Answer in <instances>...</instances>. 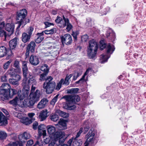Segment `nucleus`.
<instances>
[{"instance_id":"a18cd8bd","label":"nucleus","mask_w":146,"mask_h":146,"mask_svg":"<svg viewBox=\"0 0 146 146\" xmlns=\"http://www.w3.org/2000/svg\"><path fill=\"white\" fill-rule=\"evenodd\" d=\"M7 136V134L5 131H0V139L2 140L5 139Z\"/></svg>"},{"instance_id":"39448f33","label":"nucleus","mask_w":146,"mask_h":146,"mask_svg":"<svg viewBox=\"0 0 146 146\" xmlns=\"http://www.w3.org/2000/svg\"><path fill=\"white\" fill-rule=\"evenodd\" d=\"M93 128H91L86 135L85 138L87 139L85 143L84 146H88V145L93 146L97 143V141L94 137L95 134Z\"/></svg>"},{"instance_id":"f8f14e48","label":"nucleus","mask_w":146,"mask_h":146,"mask_svg":"<svg viewBox=\"0 0 146 146\" xmlns=\"http://www.w3.org/2000/svg\"><path fill=\"white\" fill-rule=\"evenodd\" d=\"M63 18L64 20V22L63 24L61 25V28H64L67 26L66 29L68 31H69L72 28V26L70 23L68 18L65 17L64 15L63 16Z\"/></svg>"},{"instance_id":"4468645a","label":"nucleus","mask_w":146,"mask_h":146,"mask_svg":"<svg viewBox=\"0 0 146 146\" xmlns=\"http://www.w3.org/2000/svg\"><path fill=\"white\" fill-rule=\"evenodd\" d=\"M56 125L58 126L60 129H65L67 128L66 122L63 119H60Z\"/></svg>"},{"instance_id":"052dcab7","label":"nucleus","mask_w":146,"mask_h":146,"mask_svg":"<svg viewBox=\"0 0 146 146\" xmlns=\"http://www.w3.org/2000/svg\"><path fill=\"white\" fill-rule=\"evenodd\" d=\"M79 90V89L77 88H72L70 90V93H77Z\"/></svg>"},{"instance_id":"79ce46f5","label":"nucleus","mask_w":146,"mask_h":146,"mask_svg":"<svg viewBox=\"0 0 146 146\" xmlns=\"http://www.w3.org/2000/svg\"><path fill=\"white\" fill-rule=\"evenodd\" d=\"M57 140L54 138H52L48 144V146H53L55 145L56 146L57 145Z\"/></svg>"},{"instance_id":"09e8293b","label":"nucleus","mask_w":146,"mask_h":146,"mask_svg":"<svg viewBox=\"0 0 146 146\" xmlns=\"http://www.w3.org/2000/svg\"><path fill=\"white\" fill-rule=\"evenodd\" d=\"M63 82L64 79L63 78L61 79L60 81L57 84L56 88V90H59L60 89L61 87L62 84H63Z\"/></svg>"},{"instance_id":"f03ea898","label":"nucleus","mask_w":146,"mask_h":146,"mask_svg":"<svg viewBox=\"0 0 146 146\" xmlns=\"http://www.w3.org/2000/svg\"><path fill=\"white\" fill-rule=\"evenodd\" d=\"M27 14V11L25 9H23L17 13L16 19L19 25L17 28V30H19L21 26H22V27H23L26 24L29 22V19L25 18Z\"/></svg>"},{"instance_id":"393cba45","label":"nucleus","mask_w":146,"mask_h":146,"mask_svg":"<svg viewBox=\"0 0 146 146\" xmlns=\"http://www.w3.org/2000/svg\"><path fill=\"white\" fill-rule=\"evenodd\" d=\"M8 75H9L11 77H13L15 76L16 74V72L15 71V69L13 68H10L7 71V73Z\"/></svg>"},{"instance_id":"2eb2a0df","label":"nucleus","mask_w":146,"mask_h":146,"mask_svg":"<svg viewBox=\"0 0 146 146\" xmlns=\"http://www.w3.org/2000/svg\"><path fill=\"white\" fill-rule=\"evenodd\" d=\"M7 123V121L6 117L0 111V126H5Z\"/></svg>"},{"instance_id":"864d4df0","label":"nucleus","mask_w":146,"mask_h":146,"mask_svg":"<svg viewBox=\"0 0 146 146\" xmlns=\"http://www.w3.org/2000/svg\"><path fill=\"white\" fill-rule=\"evenodd\" d=\"M50 119L53 121H56L58 119V117L57 115L54 114L50 116Z\"/></svg>"},{"instance_id":"5fc2aeb1","label":"nucleus","mask_w":146,"mask_h":146,"mask_svg":"<svg viewBox=\"0 0 146 146\" xmlns=\"http://www.w3.org/2000/svg\"><path fill=\"white\" fill-rule=\"evenodd\" d=\"M58 96V95L57 94L54 97L51 102V104L52 105L55 104V103L57 100Z\"/></svg>"},{"instance_id":"f704fd0d","label":"nucleus","mask_w":146,"mask_h":146,"mask_svg":"<svg viewBox=\"0 0 146 146\" xmlns=\"http://www.w3.org/2000/svg\"><path fill=\"white\" fill-rule=\"evenodd\" d=\"M24 89L23 90L22 94L26 97H27L29 94L30 87L29 86H23Z\"/></svg>"},{"instance_id":"473e14b6","label":"nucleus","mask_w":146,"mask_h":146,"mask_svg":"<svg viewBox=\"0 0 146 146\" xmlns=\"http://www.w3.org/2000/svg\"><path fill=\"white\" fill-rule=\"evenodd\" d=\"M72 76V74H70L69 75H67L66 77L64 80V82H63V84L67 86L70 84L69 80Z\"/></svg>"},{"instance_id":"9b49d317","label":"nucleus","mask_w":146,"mask_h":146,"mask_svg":"<svg viewBox=\"0 0 146 146\" xmlns=\"http://www.w3.org/2000/svg\"><path fill=\"white\" fill-rule=\"evenodd\" d=\"M14 77V78L9 79V83L13 86H18L19 84V82L21 78V76L19 75H17Z\"/></svg>"},{"instance_id":"603ef678","label":"nucleus","mask_w":146,"mask_h":146,"mask_svg":"<svg viewBox=\"0 0 146 146\" xmlns=\"http://www.w3.org/2000/svg\"><path fill=\"white\" fill-rule=\"evenodd\" d=\"M11 62V60H9L3 64V68L5 70H7L9 67L10 63Z\"/></svg>"},{"instance_id":"aec40b11","label":"nucleus","mask_w":146,"mask_h":146,"mask_svg":"<svg viewBox=\"0 0 146 146\" xmlns=\"http://www.w3.org/2000/svg\"><path fill=\"white\" fill-rule=\"evenodd\" d=\"M68 102V103L64 104L63 108L64 109L71 110H74L76 108V106L75 105L72 104L71 103H70L69 102Z\"/></svg>"},{"instance_id":"ddd939ff","label":"nucleus","mask_w":146,"mask_h":146,"mask_svg":"<svg viewBox=\"0 0 146 146\" xmlns=\"http://www.w3.org/2000/svg\"><path fill=\"white\" fill-rule=\"evenodd\" d=\"M29 62L31 64L34 66L37 65L39 62L38 57L34 55H32L30 56Z\"/></svg>"},{"instance_id":"dca6fc26","label":"nucleus","mask_w":146,"mask_h":146,"mask_svg":"<svg viewBox=\"0 0 146 146\" xmlns=\"http://www.w3.org/2000/svg\"><path fill=\"white\" fill-rule=\"evenodd\" d=\"M30 137V135L29 133L24 132L23 134L19 135V138L21 142H25L23 139L27 140Z\"/></svg>"},{"instance_id":"c756f323","label":"nucleus","mask_w":146,"mask_h":146,"mask_svg":"<svg viewBox=\"0 0 146 146\" xmlns=\"http://www.w3.org/2000/svg\"><path fill=\"white\" fill-rule=\"evenodd\" d=\"M48 133L50 134H53L56 131L55 128L52 125H48L47 127Z\"/></svg>"},{"instance_id":"cd10ccee","label":"nucleus","mask_w":146,"mask_h":146,"mask_svg":"<svg viewBox=\"0 0 146 146\" xmlns=\"http://www.w3.org/2000/svg\"><path fill=\"white\" fill-rule=\"evenodd\" d=\"M107 54H111L114 50L115 48L113 45H111L110 44H108L107 47Z\"/></svg>"},{"instance_id":"5701e85b","label":"nucleus","mask_w":146,"mask_h":146,"mask_svg":"<svg viewBox=\"0 0 146 146\" xmlns=\"http://www.w3.org/2000/svg\"><path fill=\"white\" fill-rule=\"evenodd\" d=\"M23 71L24 78H26L29 73H31L30 72H27L28 68L26 62H24L23 63Z\"/></svg>"},{"instance_id":"c03bdc74","label":"nucleus","mask_w":146,"mask_h":146,"mask_svg":"<svg viewBox=\"0 0 146 146\" xmlns=\"http://www.w3.org/2000/svg\"><path fill=\"white\" fill-rule=\"evenodd\" d=\"M19 101V99L18 97H16L12 100L10 101L9 103L13 106H16L17 105V103Z\"/></svg>"},{"instance_id":"a211bd4d","label":"nucleus","mask_w":146,"mask_h":146,"mask_svg":"<svg viewBox=\"0 0 146 146\" xmlns=\"http://www.w3.org/2000/svg\"><path fill=\"white\" fill-rule=\"evenodd\" d=\"M48 102V100L44 98L42 99L37 105V108L39 109H42L45 106Z\"/></svg>"},{"instance_id":"6ab92c4d","label":"nucleus","mask_w":146,"mask_h":146,"mask_svg":"<svg viewBox=\"0 0 146 146\" xmlns=\"http://www.w3.org/2000/svg\"><path fill=\"white\" fill-rule=\"evenodd\" d=\"M43 35V32L40 33H38L37 34V38L35 39V41L36 43H39L43 40L44 38Z\"/></svg>"},{"instance_id":"bb28decb","label":"nucleus","mask_w":146,"mask_h":146,"mask_svg":"<svg viewBox=\"0 0 146 146\" xmlns=\"http://www.w3.org/2000/svg\"><path fill=\"white\" fill-rule=\"evenodd\" d=\"M110 57V56L107 54L105 55L102 54L101 55L100 57L101 63H103L107 62Z\"/></svg>"},{"instance_id":"20e7f679","label":"nucleus","mask_w":146,"mask_h":146,"mask_svg":"<svg viewBox=\"0 0 146 146\" xmlns=\"http://www.w3.org/2000/svg\"><path fill=\"white\" fill-rule=\"evenodd\" d=\"M98 44L94 40H92L89 42V46L88 47L87 51L88 55L90 59H93L96 56Z\"/></svg>"},{"instance_id":"58836bf2","label":"nucleus","mask_w":146,"mask_h":146,"mask_svg":"<svg viewBox=\"0 0 146 146\" xmlns=\"http://www.w3.org/2000/svg\"><path fill=\"white\" fill-rule=\"evenodd\" d=\"M6 146H23V145L22 142L17 141L9 143Z\"/></svg>"},{"instance_id":"412c9836","label":"nucleus","mask_w":146,"mask_h":146,"mask_svg":"<svg viewBox=\"0 0 146 146\" xmlns=\"http://www.w3.org/2000/svg\"><path fill=\"white\" fill-rule=\"evenodd\" d=\"M82 74V71L81 70H77L75 71L73 74H72L73 76L72 81L76 80L77 78L80 76Z\"/></svg>"},{"instance_id":"37998d69","label":"nucleus","mask_w":146,"mask_h":146,"mask_svg":"<svg viewBox=\"0 0 146 146\" xmlns=\"http://www.w3.org/2000/svg\"><path fill=\"white\" fill-rule=\"evenodd\" d=\"M56 31V29L55 28H53L49 30H46L43 32L46 34H52L54 33Z\"/></svg>"},{"instance_id":"49530a36","label":"nucleus","mask_w":146,"mask_h":146,"mask_svg":"<svg viewBox=\"0 0 146 146\" xmlns=\"http://www.w3.org/2000/svg\"><path fill=\"white\" fill-rule=\"evenodd\" d=\"M38 135L39 137L42 135L44 137L46 135V131L45 130H38Z\"/></svg>"},{"instance_id":"774afa93","label":"nucleus","mask_w":146,"mask_h":146,"mask_svg":"<svg viewBox=\"0 0 146 146\" xmlns=\"http://www.w3.org/2000/svg\"><path fill=\"white\" fill-rule=\"evenodd\" d=\"M43 144V142L42 140L40 141H37L35 144V145H38L39 146H42Z\"/></svg>"},{"instance_id":"0e129e2a","label":"nucleus","mask_w":146,"mask_h":146,"mask_svg":"<svg viewBox=\"0 0 146 146\" xmlns=\"http://www.w3.org/2000/svg\"><path fill=\"white\" fill-rule=\"evenodd\" d=\"M19 62L18 60H15L14 63V66L17 68H19Z\"/></svg>"},{"instance_id":"72a5a7b5","label":"nucleus","mask_w":146,"mask_h":146,"mask_svg":"<svg viewBox=\"0 0 146 146\" xmlns=\"http://www.w3.org/2000/svg\"><path fill=\"white\" fill-rule=\"evenodd\" d=\"M21 118V119L20 120L21 122L25 125H28L32 122V121L31 120H29L28 118L27 117H23Z\"/></svg>"},{"instance_id":"e2e57ef3","label":"nucleus","mask_w":146,"mask_h":146,"mask_svg":"<svg viewBox=\"0 0 146 146\" xmlns=\"http://www.w3.org/2000/svg\"><path fill=\"white\" fill-rule=\"evenodd\" d=\"M83 128L82 127L80 128V129L79 131L76 134V137L74 138H78L80 135L82 133L83 131Z\"/></svg>"},{"instance_id":"c85d7f7f","label":"nucleus","mask_w":146,"mask_h":146,"mask_svg":"<svg viewBox=\"0 0 146 146\" xmlns=\"http://www.w3.org/2000/svg\"><path fill=\"white\" fill-rule=\"evenodd\" d=\"M54 137L55 139L57 140L62 137L64 136V133L62 132L61 131H57L54 134Z\"/></svg>"},{"instance_id":"8fccbe9b","label":"nucleus","mask_w":146,"mask_h":146,"mask_svg":"<svg viewBox=\"0 0 146 146\" xmlns=\"http://www.w3.org/2000/svg\"><path fill=\"white\" fill-rule=\"evenodd\" d=\"M4 36L5 37V39L6 40L7 38V33L4 31L0 29V36Z\"/></svg>"},{"instance_id":"c9c22d12","label":"nucleus","mask_w":146,"mask_h":146,"mask_svg":"<svg viewBox=\"0 0 146 146\" xmlns=\"http://www.w3.org/2000/svg\"><path fill=\"white\" fill-rule=\"evenodd\" d=\"M55 21L58 24V26L61 28V25L64 23V20L63 19H62L60 17H57V19L55 20Z\"/></svg>"},{"instance_id":"13d9d810","label":"nucleus","mask_w":146,"mask_h":146,"mask_svg":"<svg viewBox=\"0 0 146 146\" xmlns=\"http://www.w3.org/2000/svg\"><path fill=\"white\" fill-rule=\"evenodd\" d=\"M34 29L32 27H30L29 29L27 30V33L29 35H30L31 36L33 33V31Z\"/></svg>"},{"instance_id":"9d476101","label":"nucleus","mask_w":146,"mask_h":146,"mask_svg":"<svg viewBox=\"0 0 146 146\" xmlns=\"http://www.w3.org/2000/svg\"><path fill=\"white\" fill-rule=\"evenodd\" d=\"M0 87V100L5 101L9 98V92Z\"/></svg>"},{"instance_id":"680f3d73","label":"nucleus","mask_w":146,"mask_h":146,"mask_svg":"<svg viewBox=\"0 0 146 146\" xmlns=\"http://www.w3.org/2000/svg\"><path fill=\"white\" fill-rule=\"evenodd\" d=\"M18 97L19 98V101L20 100L21 101L23 100L26 97L22 94H18Z\"/></svg>"},{"instance_id":"ea45409f","label":"nucleus","mask_w":146,"mask_h":146,"mask_svg":"<svg viewBox=\"0 0 146 146\" xmlns=\"http://www.w3.org/2000/svg\"><path fill=\"white\" fill-rule=\"evenodd\" d=\"M17 91L15 89H10L9 93V97L12 98L13 95L17 94Z\"/></svg>"},{"instance_id":"e433bc0d","label":"nucleus","mask_w":146,"mask_h":146,"mask_svg":"<svg viewBox=\"0 0 146 146\" xmlns=\"http://www.w3.org/2000/svg\"><path fill=\"white\" fill-rule=\"evenodd\" d=\"M2 89H4L5 91L9 92L11 88V86L10 84L8 83L3 84L0 87Z\"/></svg>"},{"instance_id":"de8ad7c7","label":"nucleus","mask_w":146,"mask_h":146,"mask_svg":"<svg viewBox=\"0 0 146 146\" xmlns=\"http://www.w3.org/2000/svg\"><path fill=\"white\" fill-rule=\"evenodd\" d=\"M106 35L107 38H108L109 37H110L111 36V39H114L115 36V34L113 32H112V33H111L110 32L108 31L107 32Z\"/></svg>"},{"instance_id":"f257e3e1","label":"nucleus","mask_w":146,"mask_h":146,"mask_svg":"<svg viewBox=\"0 0 146 146\" xmlns=\"http://www.w3.org/2000/svg\"><path fill=\"white\" fill-rule=\"evenodd\" d=\"M47 74L43 73L40 75V80L41 81L46 80L43 85V88L46 89V93L48 94H51L53 91L56 86L54 82H51L53 79L50 76H48L46 79V77Z\"/></svg>"},{"instance_id":"a19ab883","label":"nucleus","mask_w":146,"mask_h":146,"mask_svg":"<svg viewBox=\"0 0 146 146\" xmlns=\"http://www.w3.org/2000/svg\"><path fill=\"white\" fill-rule=\"evenodd\" d=\"M57 112L60 116L64 118H66L68 117L69 115L68 113L64 112L60 110H58Z\"/></svg>"},{"instance_id":"4d7b16f0","label":"nucleus","mask_w":146,"mask_h":146,"mask_svg":"<svg viewBox=\"0 0 146 146\" xmlns=\"http://www.w3.org/2000/svg\"><path fill=\"white\" fill-rule=\"evenodd\" d=\"M86 75H85V74H84V75L82 77L80 78V80H79L78 81L76 82V84H78L80 83H82L84 82L85 76Z\"/></svg>"},{"instance_id":"0eeeda50","label":"nucleus","mask_w":146,"mask_h":146,"mask_svg":"<svg viewBox=\"0 0 146 146\" xmlns=\"http://www.w3.org/2000/svg\"><path fill=\"white\" fill-rule=\"evenodd\" d=\"M63 98H64L67 102H69L72 104H75L80 100V98L79 96L75 95L65 96Z\"/></svg>"},{"instance_id":"69168bd1","label":"nucleus","mask_w":146,"mask_h":146,"mask_svg":"<svg viewBox=\"0 0 146 146\" xmlns=\"http://www.w3.org/2000/svg\"><path fill=\"white\" fill-rule=\"evenodd\" d=\"M88 37V36L86 35H83L82 37V40L86 42L87 40Z\"/></svg>"},{"instance_id":"4be33fe9","label":"nucleus","mask_w":146,"mask_h":146,"mask_svg":"<svg viewBox=\"0 0 146 146\" xmlns=\"http://www.w3.org/2000/svg\"><path fill=\"white\" fill-rule=\"evenodd\" d=\"M31 37L26 33H24L22 34V40L24 43H26L30 41Z\"/></svg>"},{"instance_id":"423d86ee","label":"nucleus","mask_w":146,"mask_h":146,"mask_svg":"<svg viewBox=\"0 0 146 146\" xmlns=\"http://www.w3.org/2000/svg\"><path fill=\"white\" fill-rule=\"evenodd\" d=\"M36 82L35 80V77H34L31 73H29L26 78H24L22 81V85L23 86H29V85L32 84L35 85Z\"/></svg>"},{"instance_id":"3c124183","label":"nucleus","mask_w":146,"mask_h":146,"mask_svg":"<svg viewBox=\"0 0 146 146\" xmlns=\"http://www.w3.org/2000/svg\"><path fill=\"white\" fill-rule=\"evenodd\" d=\"M100 48L101 50H102L106 47V44L105 43L104 40H101L100 41Z\"/></svg>"},{"instance_id":"bf43d9fd","label":"nucleus","mask_w":146,"mask_h":146,"mask_svg":"<svg viewBox=\"0 0 146 146\" xmlns=\"http://www.w3.org/2000/svg\"><path fill=\"white\" fill-rule=\"evenodd\" d=\"M79 32L78 31H77L76 32H73L72 33V35L74 38V39L75 40L77 39V36L78 35Z\"/></svg>"},{"instance_id":"2f4dec72","label":"nucleus","mask_w":146,"mask_h":146,"mask_svg":"<svg viewBox=\"0 0 146 146\" xmlns=\"http://www.w3.org/2000/svg\"><path fill=\"white\" fill-rule=\"evenodd\" d=\"M47 115L46 111H42L39 115V117L40 119V120L43 121L45 120L47 117Z\"/></svg>"},{"instance_id":"b1692460","label":"nucleus","mask_w":146,"mask_h":146,"mask_svg":"<svg viewBox=\"0 0 146 146\" xmlns=\"http://www.w3.org/2000/svg\"><path fill=\"white\" fill-rule=\"evenodd\" d=\"M7 53V49L4 46L0 47V57H2L5 56Z\"/></svg>"},{"instance_id":"4c0bfd02","label":"nucleus","mask_w":146,"mask_h":146,"mask_svg":"<svg viewBox=\"0 0 146 146\" xmlns=\"http://www.w3.org/2000/svg\"><path fill=\"white\" fill-rule=\"evenodd\" d=\"M40 70L44 72V73L48 74L49 71L48 66L46 64L43 65L41 67Z\"/></svg>"},{"instance_id":"7c9ffc66","label":"nucleus","mask_w":146,"mask_h":146,"mask_svg":"<svg viewBox=\"0 0 146 146\" xmlns=\"http://www.w3.org/2000/svg\"><path fill=\"white\" fill-rule=\"evenodd\" d=\"M73 143V146H81L82 142L81 139L78 140L77 138H74Z\"/></svg>"},{"instance_id":"a878e982","label":"nucleus","mask_w":146,"mask_h":146,"mask_svg":"<svg viewBox=\"0 0 146 146\" xmlns=\"http://www.w3.org/2000/svg\"><path fill=\"white\" fill-rule=\"evenodd\" d=\"M35 43L34 41H31L28 45L27 49L28 48L29 50L31 52H33L35 51Z\"/></svg>"},{"instance_id":"6e6552de","label":"nucleus","mask_w":146,"mask_h":146,"mask_svg":"<svg viewBox=\"0 0 146 146\" xmlns=\"http://www.w3.org/2000/svg\"><path fill=\"white\" fill-rule=\"evenodd\" d=\"M61 42L63 45L64 44L66 45L70 44L72 42L71 36L69 34H66L60 37Z\"/></svg>"},{"instance_id":"338daca9","label":"nucleus","mask_w":146,"mask_h":146,"mask_svg":"<svg viewBox=\"0 0 146 146\" xmlns=\"http://www.w3.org/2000/svg\"><path fill=\"white\" fill-rule=\"evenodd\" d=\"M74 137H73L69 139L68 141L67 144L69 146H70L71 145L72 142H73V141H74Z\"/></svg>"},{"instance_id":"7ed1b4c3","label":"nucleus","mask_w":146,"mask_h":146,"mask_svg":"<svg viewBox=\"0 0 146 146\" xmlns=\"http://www.w3.org/2000/svg\"><path fill=\"white\" fill-rule=\"evenodd\" d=\"M40 96V91L37 90L34 93H30L29 96L30 98L28 100L25 99L23 104L25 106L31 107L33 106L35 103L38 101Z\"/></svg>"},{"instance_id":"1a4fd4ad","label":"nucleus","mask_w":146,"mask_h":146,"mask_svg":"<svg viewBox=\"0 0 146 146\" xmlns=\"http://www.w3.org/2000/svg\"><path fill=\"white\" fill-rule=\"evenodd\" d=\"M14 28V25L13 23H7L6 25L5 28L6 30L8 32V33L7 32V37L13 33Z\"/></svg>"},{"instance_id":"f3484780","label":"nucleus","mask_w":146,"mask_h":146,"mask_svg":"<svg viewBox=\"0 0 146 146\" xmlns=\"http://www.w3.org/2000/svg\"><path fill=\"white\" fill-rule=\"evenodd\" d=\"M17 39V37H15L9 41V46L10 49L13 50L16 47Z\"/></svg>"},{"instance_id":"6e6d98bb","label":"nucleus","mask_w":146,"mask_h":146,"mask_svg":"<svg viewBox=\"0 0 146 146\" xmlns=\"http://www.w3.org/2000/svg\"><path fill=\"white\" fill-rule=\"evenodd\" d=\"M64 137H62L57 139V142H58L59 144L62 145V144L64 142L65 140V138Z\"/></svg>"}]
</instances>
